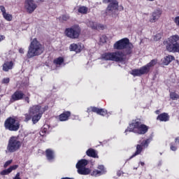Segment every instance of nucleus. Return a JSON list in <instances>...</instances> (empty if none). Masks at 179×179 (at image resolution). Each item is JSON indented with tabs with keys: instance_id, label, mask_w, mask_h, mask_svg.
<instances>
[{
	"instance_id": "1",
	"label": "nucleus",
	"mask_w": 179,
	"mask_h": 179,
	"mask_svg": "<svg viewBox=\"0 0 179 179\" xmlns=\"http://www.w3.org/2000/svg\"><path fill=\"white\" fill-rule=\"evenodd\" d=\"M44 50H45L44 45L41 43L37 38H34L31 42L29 48L28 52L27 54V58H33L34 57H38V55H41L43 52H44Z\"/></svg>"
},
{
	"instance_id": "2",
	"label": "nucleus",
	"mask_w": 179,
	"mask_h": 179,
	"mask_svg": "<svg viewBox=\"0 0 179 179\" xmlns=\"http://www.w3.org/2000/svg\"><path fill=\"white\" fill-rule=\"evenodd\" d=\"M148 129H149L148 126L141 123L139 121L133 120L127 129L125 130V134L127 132H134V134H138V135H145L148 132Z\"/></svg>"
},
{
	"instance_id": "3",
	"label": "nucleus",
	"mask_w": 179,
	"mask_h": 179,
	"mask_svg": "<svg viewBox=\"0 0 179 179\" xmlns=\"http://www.w3.org/2000/svg\"><path fill=\"white\" fill-rule=\"evenodd\" d=\"M113 48L115 50H125V52L127 55L132 54V50H134V45L129 42L128 38H124L117 41L114 45Z\"/></svg>"
},
{
	"instance_id": "4",
	"label": "nucleus",
	"mask_w": 179,
	"mask_h": 179,
	"mask_svg": "<svg viewBox=\"0 0 179 179\" xmlns=\"http://www.w3.org/2000/svg\"><path fill=\"white\" fill-rule=\"evenodd\" d=\"M102 59H105V61H115V62H124L127 59V57L122 51H117L104 53L102 55Z\"/></svg>"
},
{
	"instance_id": "5",
	"label": "nucleus",
	"mask_w": 179,
	"mask_h": 179,
	"mask_svg": "<svg viewBox=\"0 0 179 179\" xmlns=\"http://www.w3.org/2000/svg\"><path fill=\"white\" fill-rule=\"evenodd\" d=\"M47 108V106L41 108V106L38 105L33 106L29 108V113L31 114V115H33L32 122L34 124H37V122L40 121L41 117L43 116V113L45 112Z\"/></svg>"
},
{
	"instance_id": "6",
	"label": "nucleus",
	"mask_w": 179,
	"mask_h": 179,
	"mask_svg": "<svg viewBox=\"0 0 179 179\" xmlns=\"http://www.w3.org/2000/svg\"><path fill=\"white\" fill-rule=\"evenodd\" d=\"M22 148V141L19 140L17 136H11L8 140L6 152L7 153H15Z\"/></svg>"
},
{
	"instance_id": "7",
	"label": "nucleus",
	"mask_w": 179,
	"mask_h": 179,
	"mask_svg": "<svg viewBox=\"0 0 179 179\" xmlns=\"http://www.w3.org/2000/svg\"><path fill=\"white\" fill-rule=\"evenodd\" d=\"M179 36L173 35L166 41V50L169 52H179Z\"/></svg>"
},
{
	"instance_id": "8",
	"label": "nucleus",
	"mask_w": 179,
	"mask_h": 179,
	"mask_svg": "<svg viewBox=\"0 0 179 179\" xmlns=\"http://www.w3.org/2000/svg\"><path fill=\"white\" fill-rule=\"evenodd\" d=\"M103 2L105 3L110 2L106 10V16L117 15V12H118V1L117 0H103Z\"/></svg>"
},
{
	"instance_id": "9",
	"label": "nucleus",
	"mask_w": 179,
	"mask_h": 179,
	"mask_svg": "<svg viewBox=\"0 0 179 179\" xmlns=\"http://www.w3.org/2000/svg\"><path fill=\"white\" fill-rule=\"evenodd\" d=\"M4 127L6 129L11 131H19L20 128V124L15 118L10 117L7 118L4 122Z\"/></svg>"
},
{
	"instance_id": "10",
	"label": "nucleus",
	"mask_w": 179,
	"mask_h": 179,
	"mask_svg": "<svg viewBox=\"0 0 179 179\" xmlns=\"http://www.w3.org/2000/svg\"><path fill=\"white\" fill-rule=\"evenodd\" d=\"M80 27L79 25H73L70 28L66 29L64 33L69 38H78L80 35Z\"/></svg>"
},
{
	"instance_id": "11",
	"label": "nucleus",
	"mask_w": 179,
	"mask_h": 179,
	"mask_svg": "<svg viewBox=\"0 0 179 179\" xmlns=\"http://www.w3.org/2000/svg\"><path fill=\"white\" fill-rule=\"evenodd\" d=\"M89 162L86 159H80L76 164V169H78V174H81L82 176H87V174H90V169L86 168Z\"/></svg>"
},
{
	"instance_id": "12",
	"label": "nucleus",
	"mask_w": 179,
	"mask_h": 179,
	"mask_svg": "<svg viewBox=\"0 0 179 179\" xmlns=\"http://www.w3.org/2000/svg\"><path fill=\"white\" fill-rule=\"evenodd\" d=\"M24 8L28 13H33L37 9V3L34 0H25Z\"/></svg>"
},
{
	"instance_id": "13",
	"label": "nucleus",
	"mask_w": 179,
	"mask_h": 179,
	"mask_svg": "<svg viewBox=\"0 0 179 179\" xmlns=\"http://www.w3.org/2000/svg\"><path fill=\"white\" fill-rule=\"evenodd\" d=\"M162 11L160 9H157L154 10L152 14L151 17L149 19L150 23H156L159 19H160V17L162 16Z\"/></svg>"
},
{
	"instance_id": "14",
	"label": "nucleus",
	"mask_w": 179,
	"mask_h": 179,
	"mask_svg": "<svg viewBox=\"0 0 179 179\" xmlns=\"http://www.w3.org/2000/svg\"><path fill=\"white\" fill-rule=\"evenodd\" d=\"M96 113V114H99V115H106V114H107V110H106L105 109H100L96 107H90L87 108V113Z\"/></svg>"
},
{
	"instance_id": "15",
	"label": "nucleus",
	"mask_w": 179,
	"mask_h": 179,
	"mask_svg": "<svg viewBox=\"0 0 179 179\" xmlns=\"http://www.w3.org/2000/svg\"><path fill=\"white\" fill-rule=\"evenodd\" d=\"M146 73H148V72L144 66H142L138 69H133L131 72V74L133 75V76H142V75H146Z\"/></svg>"
},
{
	"instance_id": "16",
	"label": "nucleus",
	"mask_w": 179,
	"mask_h": 179,
	"mask_svg": "<svg viewBox=\"0 0 179 179\" xmlns=\"http://www.w3.org/2000/svg\"><path fill=\"white\" fill-rule=\"evenodd\" d=\"M98 169L100 170H94L93 172H92L91 176H93L94 177H99V176H101L102 174L106 173V169L104 168L103 165H99L98 166Z\"/></svg>"
},
{
	"instance_id": "17",
	"label": "nucleus",
	"mask_w": 179,
	"mask_h": 179,
	"mask_svg": "<svg viewBox=\"0 0 179 179\" xmlns=\"http://www.w3.org/2000/svg\"><path fill=\"white\" fill-rule=\"evenodd\" d=\"M24 96V94H23L22 91H16L11 96V101H17L19 100H22Z\"/></svg>"
},
{
	"instance_id": "18",
	"label": "nucleus",
	"mask_w": 179,
	"mask_h": 179,
	"mask_svg": "<svg viewBox=\"0 0 179 179\" xmlns=\"http://www.w3.org/2000/svg\"><path fill=\"white\" fill-rule=\"evenodd\" d=\"M157 120L160 122H167V121H170V115L167 113H163L157 117Z\"/></svg>"
},
{
	"instance_id": "19",
	"label": "nucleus",
	"mask_w": 179,
	"mask_h": 179,
	"mask_svg": "<svg viewBox=\"0 0 179 179\" xmlns=\"http://www.w3.org/2000/svg\"><path fill=\"white\" fill-rule=\"evenodd\" d=\"M19 167L18 165H13L10 166L8 169H5L2 171L0 174L1 176H8V174H10L11 171H13V170H16Z\"/></svg>"
},
{
	"instance_id": "20",
	"label": "nucleus",
	"mask_w": 179,
	"mask_h": 179,
	"mask_svg": "<svg viewBox=\"0 0 179 179\" xmlns=\"http://www.w3.org/2000/svg\"><path fill=\"white\" fill-rule=\"evenodd\" d=\"M157 64V59H154L151 60L148 64H147L145 66H143L144 69H145V71H147V73H149V71H150V68H153L155 65Z\"/></svg>"
},
{
	"instance_id": "21",
	"label": "nucleus",
	"mask_w": 179,
	"mask_h": 179,
	"mask_svg": "<svg viewBox=\"0 0 179 179\" xmlns=\"http://www.w3.org/2000/svg\"><path fill=\"white\" fill-rule=\"evenodd\" d=\"M45 153H46V157L49 162H52V160L55 159V155L52 150L47 149L45 151Z\"/></svg>"
},
{
	"instance_id": "22",
	"label": "nucleus",
	"mask_w": 179,
	"mask_h": 179,
	"mask_svg": "<svg viewBox=\"0 0 179 179\" xmlns=\"http://www.w3.org/2000/svg\"><path fill=\"white\" fill-rule=\"evenodd\" d=\"M13 62H6L3 64V71L5 72H8V71H10V69H13Z\"/></svg>"
},
{
	"instance_id": "23",
	"label": "nucleus",
	"mask_w": 179,
	"mask_h": 179,
	"mask_svg": "<svg viewBox=\"0 0 179 179\" xmlns=\"http://www.w3.org/2000/svg\"><path fill=\"white\" fill-rule=\"evenodd\" d=\"M71 117V112L66 111L59 115V121H68L69 120V117Z\"/></svg>"
},
{
	"instance_id": "24",
	"label": "nucleus",
	"mask_w": 179,
	"mask_h": 179,
	"mask_svg": "<svg viewBox=\"0 0 179 179\" xmlns=\"http://www.w3.org/2000/svg\"><path fill=\"white\" fill-rule=\"evenodd\" d=\"M176 59V57L173 55H168L166 56L163 59H162V64L164 65H169L172 61H174Z\"/></svg>"
},
{
	"instance_id": "25",
	"label": "nucleus",
	"mask_w": 179,
	"mask_h": 179,
	"mask_svg": "<svg viewBox=\"0 0 179 179\" xmlns=\"http://www.w3.org/2000/svg\"><path fill=\"white\" fill-rule=\"evenodd\" d=\"M82 46L76 43H73L70 45V51H75L76 52H80Z\"/></svg>"
},
{
	"instance_id": "26",
	"label": "nucleus",
	"mask_w": 179,
	"mask_h": 179,
	"mask_svg": "<svg viewBox=\"0 0 179 179\" xmlns=\"http://www.w3.org/2000/svg\"><path fill=\"white\" fill-rule=\"evenodd\" d=\"M87 155L89 156L90 157H98L97 156V153L96 152V151L92 148H90L87 152Z\"/></svg>"
},
{
	"instance_id": "27",
	"label": "nucleus",
	"mask_w": 179,
	"mask_h": 179,
	"mask_svg": "<svg viewBox=\"0 0 179 179\" xmlns=\"http://www.w3.org/2000/svg\"><path fill=\"white\" fill-rule=\"evenodd\" d=\"M141 152H142V146L141 145H137L136 151L132 156L129 157V160H131V159H134L135 156H138V155H140Z\"/></svg>"
},
{
	"instance_id": "28",
	"label": "nucleus",
	"mask_w": 179,
	"mask_h": 179,
	"mask_svg": "<svg viewBox=\"0 0 179 179\" xmlns=\"http://www.w3.org/2000/svg\"><path fill=\"white\" fill-rule=\"evenodd\" d=\"M87 10H89V8L86 6H81L78 8L79 13H82L83 15H86V13H87Z\"/></svg>"
},
{
	"instance_id": "29",
	"label": "nucleus",
	"mask_w": 179,
	"mask_h": 179,
	"mask_svg": "<svg viewBox=\"0 0 179 179\" xmlns=\"http://www.w3.org/2000/svg\"><path fill=\"white\" fill-rule=\"evenodd\" d=\"M3 17L5 20H7V22H12L13 17L11 14L4 13V14H3Z\"/></svg>"
},
{
	"instance_id": "30",
	"label": "nucleus",
	"mask_w": 179,
	"mask_h": 179,
	"mask_svg": "<svg viewBox=\"0 0 179 179\" xmlns=\"http://www.w3.org/2000/svg\"><path fill=\"white\" fill-rule=\"evenodd\" d=\"M87 25L88 27H92L94 29H97V23L93 21H87Z\"/></svg>"
},
{
	"instance_id": "31",
	"label": "nucleus",
	"mask_w": 179,
	"mask_h": 179,
	"mask_svg": "<svg viewBox=\"0 0 179 179\" xmlns=\"http://www.w3.org/2000/svg\"><path fill=\"white\" fill-rule=\"evenodd\" d=\"M59 20L60 22H66V20H69V15H63L59 17Z\"/></svg>"
},
{
	"instance_id": "32",
	"label": "nucleus",
	"mask_w": 179,
	"mask_h": 179,
	"mask_svg": "<svg viewBox=\"0 0 179 179\" xmlns=\"http://www.w3.org/2000/svg\"><path fill=\"white\" fill-rule=\"evenodd\" d=\"M170 98L171 99V100H178L179 95L176 92H171Z\"/></svg>"
},
{
	"instance_id": "33",
	"label": "nucleus",
	"mask_w": 179,
	"mask_h": 179,
	"mask_svg": "<svg viewBox=\"0 0 179 179\" xmlns=\"http://www.w3.org/2000/svg\"><path fill=\"white\" fill-rule=\"evenodd\" d=\"M64 62V58L62 57H58L57 59L54 60V63L56 64V65H61Z\"/></svg>"
},
{
	"instance_id": "34",
	"label": "nucleus",
	"mask_w": 179,
	"mask_h": 179,
	"mask_svg": "<svg viewBox=\"0 0 179 179\" xmlns=\"http://www.w3.org/2000/svg\"><path fill=\"white\" fill-rule=\"evenodd\" d=\"M160 38H162L161 33H158L156 35H155L154 36H152V39L154 41H159V40H160Z\"/></svg>"
},
{
	"instance_id": "35",
	"label": "nucleus",
	"mask_w": 179,
	"mask_h": 179,
	"mask_svg": "<svg viewBox=\"0 0 179 179\" xmlns=\"http://www.w3.org/2000/svg\"><path fill=\"white\" fill-rule=\"evenodd\" d=\"M47 126L44 125L43 127L41 129V131H40V136H44L45 134H47Z\"/></svg>"
},
{
	"instance_id": "36",
	"label": "nucleus",
	"mask_w": 179,
	"mask_h": 179,
	"mask_svg": "<svg viewBox=\"0 0 179 179\" xmlns=\"http://www.w3.org/2000/svg\"><path fill=\"white\" fill-rule=\"evenodd\" d=\"M25 119L24 122H28V121H30L31 120V116L29 113H26L24 115Z\"/></svg>"
},
{
	"instance_id": "37",
	"label": "nucleus",
	"mask_w": 179,
	"mask_h": 179,
	"mask_svg": "<svg viewBox=\"0 0 179 179\" xmlns=\"http://www.w3.org/2000/svg\"><path fill=\"white\" fill-rule=\"evenodd\" d=\"M149 143H150V139H147L143 143H142L141 145L142 146H144V148H148Z\"/></svg>"
},
{
	"instance_id": "38",
	"label": "nucleus",
	"mask_w": 179,
	"mask_h": 179,
	"mask_svg": "<svg viewBox=\"0 0 179 179\" xmlns=\"http://www.w3.org/2000/svg\"><path fill=\"white\" fill-rule=\"evenodd\" d=\"M12 159L6 162V163L3 165L4 169H6V167H8V166H10V164H12Z\"/></svg>"
},
{
	"instance_id": "39",
	"label": "nucleus",
	"mask_w": 179,
	"mask_h": 179,
	"mask_svg": "<svg viewBox=\"0 0 179 179\" xmlns=\"http://www.w3.org/2000/svg\"><path fill=\"white\" fill-rule=\"evenodd\" d=\"M173 22H174L175 24H176V26H178V27H179V16L176 17L173 19Z\"/></svg>"
},
{
	"instance_id": "40",
	"label": "nucleus",
	"mask_w": 179,
	"mask_h": 179,
	"mask_svg": "<svg viewBox=\"0 0 179 179\" xmlns=\"http://www.w3.org/2000/svg\"><path fill=\"white\" fill-rule=\"evenodd\" d=\"M9 82H10V79L9 78H3L1 81L2 83H4L6 85H7V83H9Z\"/></svg>"
},
{
	"instance_id": "41",
	"label": "nucleus",
	"mask_w": 179,
	"mask_h": 179,
	"mask_svg": "<svg viewBox=\"0 0 179 179\" xmlns=\"http://www.w3.org/2000/svg\"><path fill=\"white\" fill-rule=\"evenodd\" d=\"M0 10L2 13V15H3L6 13V9L5 8V6H0Z\"/></svg>"
},
{
	"instance_id": "42",
	"label": "nucleus",
	"mask_w": 179,
	"mask_h": 179,
	"mask_svg": "<svg viewBox=\"0 0 179 179\" xmlns=\"http://www.w3.org/2000/svg\"><path fill=\"white\" fill-rule=\"evenodd\" d=\"M100 41L101 43H106L107 42V38L105 36H103L101 38H100Z\"/></svg>"
},
{
	"instance_id": "43",
	"label": "nucleus",
	"mask_w": 179,
	"mask_h": 179,
	"mask_svg": "<svg viewBox=\"0 0 179 179\" xmlns=\"http://www.w3.org/2000/svg\"><path fill=\"white\" fill-rule=\"evenodd\" d=\"M24 99V101H27V103L29 104V103H30V94H28V96H25Z\"/></svg>"
},
{
	"instance_id": "44",
	"label": "nucleus",
	"mask_w": 179,
	"mask_h": 179,
	"mask_svg": "<svg viewBox=\"0 0 179 179\" xmlns=\"http://www.w3.org/2000/svg\"><path fill=\"white\" fill-rule=\"evenodd\" d=\"M13 179H22L20 178V173H17V174L15 175V177Z\"/></svg>"
},
{
	"instance_id": "45",
	"label": "nucleus",
	"mask_w": 179,
	"mask_h": 179,
	"mask_svg": "<svg viewBox=\"0 0 179 179\" xmlns=\"http://www.w3.org/2000/svg\"><path fill=\"white\" fill-rule=\"evenodd\" d=\"M5 38H6L5 35H0V43H1V41H3Z\"/></svg>"
},
{
	"instance_id": "46",
	"label": "nucleus",
	"mask_w": 179,
	"mask_h": 179,
	"mask_svg": "<svg viewBox=\"0 0 179 179\" xmlns=\"http://www.w3.org/2000/svg\"><path fill=\"white\" fill-rule=\"evenodd\" d=\"M171 150L176 152V150H177V147H176L174 145H171Z\"/></svg>"
},
{
	"instance_id": "47",
	"label": "nucleus",
	"mask_w": 179,
	"mask_h": 179,
	"mask_svg": "<svg viewBox=\"0 0 179 179\" xmlns=\"http://www.w3.org/2000/svg\"><path fill=\"white\" fill-rule=\"evenodd\" d=\"M19 52H20V54H24V48H20Z\"/></svg>"
},
{
	"instance_id": "48",
	"label": "nucleus",
	"mask_w": 179,
	"mask_h": 179,
	"mask_svg": "<svg viewBox=\"0 0 179 179\" xmlns=\"http://www.w3.org/2000/svg\"><path fill=\"white\" fill-rule=\"evenodd\" d=\"M44 2V0H36V3H41Z\"/></svg>"
},
{
	"instance_id": "49",
	"label": "nucleus",
	"mask_w": 179,
	"mask_h": 179,
	"mask_svg": "<svg viewBox=\"0 0 179 179\" xmlns=\"http://www.w3.org/2000/svg\"><path fill=\"white\" fill-rule=\"evenodd\" d=\"M175 141H176V143H178V144H179V137L176 138L175 139Z\"/></svg>"
},
{
	"instance_id": "50",
	"label": "nucleus",
	"mask_w": 179,
	"mask_h": 179,
	"mask_svg": "<svg viewBox=\"0 0 179 179\" xmlns=\"http://www.w3.org/2000/svg\"><path fill=\"white\" fill-rule=\"evenodd\" d=\"M155 114H157V115L160 114V110H156Z\"/></svg>"
},
{
	"instance_id": "51",
	"label": "nucleus",
	"mask_w": 179,
	"mask_h": 179,
	"mask_svg": "<svg viewBox=\"0 0 179 179\" xmlns=\"http://www.w3.org/2000/svg\"><path fill=\"white\" fill-rule=\"evenodd\" d=\"M140 164H141V166H145V162H140Z\"/></svg>"
},
{
	"instance_id": "52",
	"label": "nucleus",
	"mask_w": 179,
	"mask_h": 179,
	"mask_svg": "<svg viewBox=\"0 0 179 179\" xmlns=\"http://www.w3.org/2000/svg\"><path fill=\"white\" fill-rule=\"evenodd\" d=\"M147 1H150V2H153V1H155V0H147Z\"/></svg>"
},
{
	"instance_id": "53",
	"label": "nucleus",
	"mask_w": 179,
	"mask_h": 179,
	"mask_svg": "<svg viewBox=\"0 0 179 179\" xmlns=\"http://www.w3.org/2000/svg\"><path fill=\"white\" fill-rule=\"evenodd\" d=\"M0 115H1V110H0Z\"/></svg>"
}]
</instances>
